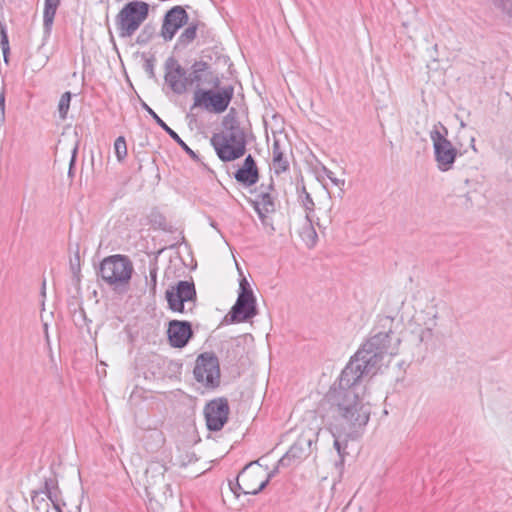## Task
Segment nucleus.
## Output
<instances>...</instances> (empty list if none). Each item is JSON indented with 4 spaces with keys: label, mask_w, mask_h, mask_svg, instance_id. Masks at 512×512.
Listing matches in <instances>:
<instances>
[{
    "label": "nucleus",
    "mask_w": 512,
    "mask_h": 512,
    "mask_svg": "<svg viewBox=\"0 0 512 512\" xmlns=\"http://www.w3.org/2000/svg\"><path fill=\"white\" fill-rule=\"evenodd\" d=\"M394 328L393 317H379L374 335L351 357L338 381L325 395L323 405L329 406L333 417L340 420L341 427L348 434L364 427L369 421L370 408L363 402V380L375 375L386 358L389 361L398 353L401 339Z\"/></svg>",
    "instance_id": "nucleus-1"
},
{
    "label": "nucleus",
    "mask_w": 512,
    "mask_h": 512,
    "mask_svg": "<svg viewBox=\"0 0 512 512\" xmlns=\"http://www.w3.org/2000/svg\"><path fill=\"white\" fill-rule=\"evenodd\" d=\"M223 129L211 138L217 156L223 162L234 161L246 152V134L234 114H227L222 121Z\"/></svg>",
    "instance_id": "nucleus-2"
},
{
    "label": "nucleus",
    "mask_w": 512,
    "mask_h": 512,
    "mask_svg": "<svg viewBox=\"0 0 512 512\" xmlns=\"http://www.w3.org/2000/svg\"><path fill=\"white\" fill-rule=\"evenodd\" d=\"M133 272L134 267L130 258L116 254L108 256L100 262L97 275L113 291L122 294L129 290Z\"/></svg>",
    "instance_id": "nucleus-3"
},
{
    "label": "nucleus",
    "mask_w": 512,
    "mask_h": 512,
    "mask_svg": "<svg viewBox=\"0 0 512 512\" xmlns=\"http://www.w3.org/2000/svg\"><path fill=\"white\" fill-rule=\"evenodd\" d=\"M149 5L143 1H132L124 5L115 18L118 35L131 37L147 18Z\"/></svg>",
    "instance_id": "nucleus-4"
},
{
    "label": "nucleus",
    "mask_w": 512,
    "mask_h": 512,
    "mask_svg": "<svg viewBox=\"0 0 512 512\" xmlns=\"http://www.w3.org/2000/svg\"><path fill=\"white\" fill-rule=\"evenodd\" d=\"M257 314L256 298L250 283L243 277L239 282L237 300L224 320L228 323H241L252 319Z\"/></svg>",
    "instance_id": "nucleus-5"
},
{
    "label": "nucleus",
    "mask_w": 512,
    "mask_h": 512,
    "mask_svg": "<svg viewBox=\"0 0 512 512\" xmlns=\"http://www.w3.org/2000/svg\"><path fill=\"white\" fill-rule=\"evenodd\" d=\"M448 129L441 122L434 125L430 131V139L433 142L434 156L437 167L440 171H448L452 168L456 156L457 149L447 139Z\"/></svg>",
    "instance_id": "nucleus-6"
},
{
    "label": "nucleus",
    "mask_w": 512,
    "mask_h": 512,
    "mask_svg": "<svg viewBox=\"0 0 512 512\" xmlns=\"http://www.w3.org/2000/svg\"><path fill=\"white\" fill-rule=\"evenodd\" d=\"M233 94L234 88L230 85L224 86L218 91L197 88L194 92V103L191 109L203 107L214 113H222L228 108Z\"/></svg>",
    "instance_id": "nucleus-7"
},
{
    "label": "nucleus",
    "mask_w": 512,
    "mask_h": 512,
    "mask_svg": "<svg viewBox=\"0 0 512 512\" xmlns=\"http://www.w3.org/2000/svg\"><path fill=\"white\" fill-rule=\"evenodd\" d=\"M194 378L206 388L215 389L220 385L218 357L212 352L201 353L195 362Z\"/></svg>",
    "instance_id": "nucleus-8"
},
{
    "label": "nucleus",
    "mask_w": 512,
    "mask_h": 512,
    "mask_svg": "<svg viewBox=\"0 0 512 512\" xmlns=\"http://www.w3.org/2000/svg\"><path fill=\"white\" fill-rule=\"evenodd\" d=\"M319 431L303 432L289 450L278 460V466L293 467L300 464L312 451V445L316 444Z\"/></svg>",
    "instance_id": "nucleus-9"
},
{
    "label": "nucleus",
    "mask_w": 512,
    "mask_h": 512,
    "mask_svg": "<svg viewBox=\"0 0 512 512\" xmlns=\"http://www.w3.org/2000/svg\"><path fill=\"white\" fill-rule=\"evenodd\" d=\"M169 309L173 312L185 313V302H195L196 289L193 282L179 281L176 286L166 290Z\"/></svg>",
    "instance_id": "nucleus-10"
},
{
    "label": "nucleus",
    "mask_w": 512,
    "mask_h": 512,
    "mask_svg": "<svg viewBox=\"0 0 512 512\" xmlns=\"http://www.w3.org/2000/svg\"><path fill=\"white\" fill-rule=\"evenodd\" d=\"M229 404L226 398L211 400L204 408L206 425L210 431H219L228 421Z\"/></svg>",
    "instance_id": "nucleus-11"
},
{
    "label": "nucleus",
    "mask_w": 512,
    "mask_h": 512,
    "mask_svg": "<svg viewBox=\"0 0 512 512\" xmlns=\"http://www.w3.org/2000/svg\"><path fill=\"white\" fill-rule=\"evenodd\" d=\"M189 16L184 7L177 5L169 9L163 18L161 36L165 41L174 38L177 31L187 24Z\"/></svg>",
    "instance_id": "nucleus-12"
},
{
    "label": "nucleus",
    "mask_w": 512,
    "mask_h": 512,
    "mask_svg": "<svg viewBox=\"0 0 512 512\" xmlns=\"http://www.w3.org/2000/svg\"><path fill=\"white\" fill-rule=\"evenodd\" d=\"M165 69V82L170 87V89L178 95L184 94L187 91V82H186V71L179 64L177 59L174 57H169L165 61L164 64Z\"/></svg>",
    "instance_id": "nucleus-13"
},
{
    "label": "nucleus",
    "mask_w": 512,
    "mask_h": 512,
    "mask_svg": "<svg viewBox=\"0 0 512 512\" xmlns=\"http://www.w3.org/2000/svg\"><path fill=\"white\" fill-rule=\"evenodd\" d=\"M187 86L195 84L198 88L201 85H210L218 88L220 85L219 77L210 71V66L205 61H196L191 66V72L186 77Z\"/></svg>",
    "instance_id": "nucleus-14"
},
{
    "label": "nucleus",
    "mask_w": 512,
    "mask_h": 512,
    "mask_svg": "<svg viewBox=\"0 0 512 512\" xmlns=\"http://www.w3.org/2000/svg\"><path fill=\"white\" fill-rule=\"evenodd\" d=\"M193 335L192 325L188 321L171 320L168 323L167 336L173 348L185 347Z\"/></svg>",
    "instance_id": "nucleus-15"
},
{
    "label": "nucleus",
    "mask_w": 512,
    "mask_h": 512,
    "mask_svg": "<svg viewBox=\"0 0 512 512\" xmlns=\"http://www.w3.org/2000/svg\"><path fill=\"white\" fill-rule=\"evenodd\" d=\"M258 463V461L250 462L238 474V479L241 480V493L256 495L267 486L268 480H262L256 485L255 482L259 473L250 471V467Z\"/></svg>",
    "instance_id": "nucleus-16"
},
{
    "label": "nucleus",
    "mask_w": 512,
    "mask_h": 512,
    "mask_svg": "<svg viewBox=\"0 0 512 512\" xmlns=\"http://www.w3.org/2000/svg\"><path fill=\"white\" fill-rule=\"evenodd\" d=\"M237 182L244 186H252L259 180V172L254 158L248 155L242 167H240L234 174Z\"/></svg>",
    "instance_id": "nucleus-17"
},
{
    "label": "nucleus",
    "mask_w": 512,
    "mask_h": 512,
    "mask_svg": "<svg viewBox=\"0 0 512 512\" xmlns=\"http://www.w3.org/2000/svg\"><path fill=\"white\" fill-rule=\"evenodd\" d=\"M155 122L194 160L199 161L198 155L180 138V136L171 129L145 102L141 104Z\"/></svg>",
    "instance_id": "nucleus-18"
},
{
    "label": "nucleus",
    "mask_w": 512,
    "mask_h": 512,
    "mask_svg": "<svg viewBox=\"0 0 512 512\" xmlns=\"http://www.w3.org/2000/svg\"><path fill=\"white\" fill-rule=\"evenodd\" d=\"M252 204L263 224L266 223L267 214L275 211V200L269 192H261Z\"/></svg>",
    "instance_id": "nucleus-19"
},
{
    "label": "nucleus",
    "mask_w": 512,
    "mask_h": 512,
    "mask_svg": "<svg viewBox=\"0 0 512 512\" xmlns=\"http://www.w3.org/2000/svg\"><path fill=\"white\" fill-rule=\"evenodd\" d=\"M56 488V481L53 478H46L44 480V485L39 490H33L31 492V500L33 504H36V499L40 494H45L47 498L52 502L54 509L56 512H63L60 508V505L57 502V496L53 492V489Z\"/></svg>",
    "instance_id": "nucleus-20"
},
{
    "label": "nucleus",
    "mask_w": 512,
    "mask_h": 512,
    "mask_svg": "<svg viewBox=\"0 0 512 512\" xmlns=\"http://www.w3.org/2000/svg\"><path fill=\"white\" fill-rule=\"evenodd\" d=\"M272 167L276 174H280L289 169V162L287 158L284 157V153L281 150L280 142L278 140H274L272 146Z\"/></svg>",
    "instance_id": "nucleus-21"
},
{
    "label": "nucleus",
    "mask_w": 512,
    "mask_h": 512,
    "mask_svg": "<svg viewBox=\"0 0 512 512\" xmlns=\"http://www.w3.org/2000/svg\"><path fill=\"white\" fill-rule=\"evenodd\" d=\"M300 237L305 245L311 249L314 248L318 241V235L314 228V220L310 218V221L306 220L305 225L302 227Z\"/></svg>",
    "instance_id": "nucleus-22"
},
{
    "label": "nucleus",
    "mask_w": 512,
    "mask_h": 512,
    "mask_svg": "<svg viewBox=\"0 0 512 512\" xmlns=\"http://www.w3.org/2000/svg\"><path fill=\"white\" fill-rule=\"evenodd\" d=\"M59 5L60 0H45L43 12V25L47 31H50L52 27L54 17Z\"/></svg>",
    "instance_id": "nucleus-23"
},
{
    "label": "nucleus",
    "mask_w": 512,
    "mask_h": 512,
    "mask_svg": "<svg viewBox=\"0 0 512 512\" xmlns=\"http://www.w3.org/2000/svg\"><path fill=\"white\" fill-rule=\"evenodd\" d=\"M198 25L195 23H191L185 30L180 34L178 38V44L181 46H187L192 43L197 35Z\"/></svg>",
    "instance_id": "nucleus-24"
},
{
    "label": "nucleus",
    "mask_w": 512,
    "mask_h": 512,
    "mask_svg": "<svg viewBox=\"0 0 512 512\" xmlns=\"http://www.w3.org/2000/svg\"><path fill=\"white\" fill-rule=\"evenodd\" d=\"M301 198L302 205L306 211V220L310 221V218H313L312 213L314 212V201L311 195L306 191L305 186L302 187L301 194L299 196Z\"/></svg>",
    "instance_id": "nucleus-25"
},
{
    "label": "nucleus",
    "mask_w": 512,
    "mask_h": 512,
    "mask_svg": "<svg viewBox=\"0 0 512 512\" xmlns=\"http://www.w3.org/2000/svg\"><path fill=\"white\" fill-rule=\"evenodd\" d=\"M333 445L339 455V460L335 462V468L338 470L339 474L341 475L343 473V468H344V458H345V455L347 454L346 453L347 444L345 443L343 445L338 438H335Z\"/></svg>",
    "instance_id": "nucleus-26"
},
{
    "label": "nucleus",
    "mask_w": 512,
    "mask_h": 512,
    "mask_svg": "<svg viewBox=\"0 0 512 512\" xmlns=\"http://www.w3.org/2000/svg\"><path fill=\"white\" fill-rule=\"evenodd\" d=\"M70 271L73 275V278L76 282L80 281V272H81V264H80V255H79V246L77 245L74 256L70 258L69 262Z\"/></svg>",
    "instance_id": "nucleus-27"
},
{
    "label": "nucleus",
    "mask_w": 512,
    "mask_h": 512,
    "mask_svg": "<svg viewBox=\"0 0 512 512\" xmlns=\"http://www.w3.org/2000/svg\"><path fill=\"white\" fill-rule=\"evenodd\" d=\"M70 101L71 93L69 91L63 93L58 103V111L61 119H66L70 107Z\"/></svg>",
    "instance_id": "nucleus-28"
},
{
    "label": "nucleus",
    "mask_w": 512,
    "mask_h": 512,
    "mask_svg": "<svg viewBox=\"0 0 512 512\" xmlns=\"http://www.w3.org/2000/svg\"><path fill=\"white\" fill-rule=\"evenodd\" d=\"M115 155L118 161H123L127 156L126 140L123 136L116 138L114 142Z\"/></svg>",
    "instance_id": "nucleus-29"
},
{
    "label": "nucleus",
    "mask_w": 512,
    "mask_h": 512,
    "mask_svg": "<svg viewBox=\"0 0 512 512\" xmlns=\"http://www.w3.org/2000/svg\"><path fill=\"white\" fill-rule=\"evenodd\" d=\"M155 57L152 55L150 57H147L145 58V62H144V70L147 72L149 78L151 79H156V74H155Z\"/></svg>",
    "instance_id": "nucleus-30"
},
{
    "label": "nucleus",
    "mask_w": 512,
    "mask_h": 512,
    "mask_svg": "<svg viewBox=\"0 0 512 512\" xmlns=\"http://www.w3.org/2000/svg\"><path fill=\"white\" fill-rule=\"evenodd\" d=\"M157 267L156 265H151L149 268V278H150V292L152 295H155L156 293V286H157Z\"/></svg>",
    "instance_id": "nucleus-31"
},
{
    "label": "nucleus",
    "mask_w": 512,
    "mask_h": 512,
    "mask_svg": "<svg viewBox=\"0 0 512 512\" xmlns=\"http://www.w3.org/2000/svg\"><path fill=\"white\" fill-rule=\"evenodd\" d=\"M153 34V29L150 26H145L141 33L137 37V43L138 44H146L148 41H150Z\"/></svg>",
    "instance_id": "nucleus-32"
},
{
    "label": "nucleus",
    "mask_w": 512,
    "mask_h": 512,
    "mask_svg": "<svg viewBox=\"0 0 512 512\" xmlns=\"http://www.w3.org/2000/svg\"><path fill=\"white\" fill-rule=\"evenodd\" d=\"M324 174L327 176V178L335 185L340 187L341 191L343 192V186L345 185L344 179L336 178L334 173L326 168L325 166L322 168Z\"/></svg>",
    "instance_id": "nucleus-33"
},
{
    "label": "nucleus",
    "mask_w": 512,
    "mask_h": 512,
    "mask_svg": "<svg viewBox=\"0 0 512 512\" xmlns=\"http://www.w3.org/2000/svg\"><path fill=\"white\" fill-rule=\"evenodd\" d=\"M1 47H2L5 61H7V53L9 52V44H8L7 34L3 28L1 29Z\"/></svg>",
    "instance_id": "nucleus-34"
},
{
    "label": "nucleus",
    "mask_w": 512,
    "mask_h": 512,
    "mask_svg": "<svg viewBox=\"0 0 512 512\" xmlns=\"http://www.w3.org/2000/svg\"><path fill=\"white\" fill-rule=\"evenodd\" d=\"M5 115V93L4 89L0 92V124L4 121Z\"/></svg>",
    "instance_id": "nucleus-35"
},
{
    "label": "nucleus",
    "mask_w": 512,
    "mask_h": 512,
    "mask_svg": "<svg viewBox=\"0 0 512 512\" xmlns=\"http://www.w3.org/2000/svg\"><path fill=\"white\" fill-rule=\"evenodd\" d=\"M78 146L76 145L72 151V157L70 160V167H69V175L72 173V168L76 161V154H77Z\"/></svg>",
    "instance_id": "nucleus-36"
},
{
    "label": "nucleus",
    "mask_w": 512,
    "mask_h": 512,
    "mask_svg": "<svg viewBox=\"0 0 512 512\" xmlns=\"http://www.w3.org/2000/svg\"><path fill=\"white\" fill-rule=\"evenodd\" d=\"M280 467H281V466H278V465H277V466H276V467H275V468H274V469H273V470H272V471L267 475V477H266V479H265V480H268V482H269V481H270V479H271V478H273V477L277 474V472H278V470H279V468H280Z\"/></svg>",
    "instance_id": "nucleus-37"
},
{
    "label": "nucleus",
    "mask_w": 512,
    "mask_h": 512,
    "mask_svg": "<svg viewBox=\"0 0 512 512\" xmlns=\"http://www.w3.org/2000/svg\"><path fill=\"white\" fill-rule=\"evenodd\" d=\"M231 489H232V491H233L235 494L239 495V493H241V480H239V479L237 478V484H236V487H235V488H233V487H232Z\"/></svg>",
    "instance_id": "nucleus-38"
},
{
    "label": "nucleus",
    "mask_w": 512,
    "mask_h": 512,
    "mask_svg": "<svg viewBox=\"0 0 512 512\" xmlns=\"http://www.w3.org/2000/svg\"><path fill=\"white\" fill-rule=\"evenodd\" d=\"M44 501V498H39V496L36 499V504H33L37 509H39L38 504Z\"/></svg>",
    "instance_id": "nucleus-39"
},
{
    "label": "nucleus",
    "mask_w": 512,
    "mask_h": 512,
    "mask_svg": "<svg viewBox=\"0 0 512 512\" xmlns=\"http://www.w3.org/2000/svg\"><path fill=\"white\" fill-rule=\"evenodd\" d=\"M315 224H316L319 228H322V225L320 224V222H319L318 220L315 222Z\"/></svg>",
    "instance_id": "nucleus-40"
},
{
    "label": "nucleus",
    "mask_w": 512,
    "mask_h": 512,
    "mask_svg": "<svg viewBox=\"0 0 512 512\" xmlns=\"http://www.w3.org/2000/svg\"><path fill=\"white\" fill-rule=\"evenodd\" d=\"M45 286H46V283L45 281L43 282V294H45Z\"/></svg>",
    "instance_id": "nucleus-41"
},
{
    "label": "nucleus",
    "mask_w": 512,
    "mask_h": 512,
    "mask_svg": "<svg viewBox=\"0 0 512 512\" xmlns=\"http://www.w3.org/2000/svg\"><path fill=\"white\" fill-rule=\"evenodd\" d=\"M427 333L431 334L432 333V329L431 328H428L427 330Z\"/></svg>",
    "instance_id": "nucleus-42"
},
{
    "label": "nucleus",
    "mask_w": 512,
    "mask_h": 512,
    "mask_svg": "<svg viewBox=\"0 0 512 512\" xmlns=\"http://www.w3.org/2000/svg\"><path fill=\"white\" fill-rule=\"evenodd\" d=\"M211 226L216 228V224L214 222L211 223Z\"/></svg>",
    "instance_id": "nucleus-43"
},
{
    "label": "nucleus",
    "mask_w": 512,
    "mask_h": 512,
    "mask_svg": "<svg viewBox=\"0 0 512 512\" xmlns=\"http://www.w3.org/2000/svg\"><path fill=\"white\" fill-rule=\"evenodd\" d=\"M269 189H273V184L272 183H270Z\"/></svg>",
    "instance_id": "nucleus-44"
},
{
    "label": "nucleus",
    "mask_w": 512,
    "mask_h": 512,
    "mask_svg": "<svg viewBox=\"0 0 512 512\" xmlns=\"http://www.w3.org/2000/svg\"><path fill=\"white\" fill-rule=\"evenodd\" d=\"M187 311L192 312V311H193V308H192V307H190Z\"/></svg>",
    "instance_id": "nucleus-45"
}]
</instances>
